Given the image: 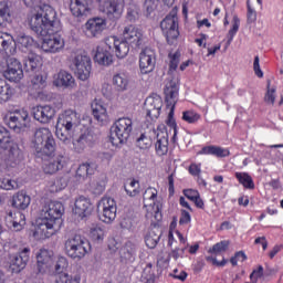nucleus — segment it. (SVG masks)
<instances>
[{
	"instance_id": "nucleus-48",
	"label": "nucleus",
	"mask_w": 283,
	"mask_h": 283,
	"mask_svg": "<svg viewBox=\"0 0 283 283\" xmlns=\"http://www.w3.org/2000/svg\"><path fill=\"white\" fill-rule=\"evenodd\" d=\"M125 191L127 196L134 198L140 193V184L138 180L133 179L128 185L125 186Z\"/></svg>"
},
{
	"instance_id": "nucleus-32",
	"label": "nucleus",
	"mask_w": 283,
	"mask_h": 283,
	"mask_svg": "<svg viewBox=\"0 0 283 283\" xmlns=\"http://www.w3.org/2000/svg\"><path fill=\"white\" fill-rule=\"evenodd\" d=\"M0 52H6L9 55L17 53L15 38L12 34L0 31Z\"/></svg>"
},
{
	"instance_id": "nucleus-49",
	"label": "nucleus",
	"mask_w": 283,
	"mask_h": 283,
	"mask_svg": "<svg viewBox=\"0 0 283 283\" xmlns=\"http://www.w3.org/2000/svg\"><path fill=\"white\" fill-rule=\"evenodd\" d=\"M55 283H81V275H70L67 273H63L57 276Z\"/></svg>"
},
{
	"instance_id": "nucleus-44",
	"label": "nucleus",
	"mask_w": 283,
	"mask_h": 283,
	"mask_svg": "<svg viewBox=\"0 0 283 283\" xmlns=\"http://www.w3.org/2000/svg\"><path fill=\"white\" fill-rule=\"evenodd\" d=\"M107 185V178L106 177H101L96 181H93L91 185V189L95 196H101L103 191H105V187Z\"/></svg>"
},
{
	"instance_id": "nucleus-7",
	"label": "nucleus",
	"mask_w": 283,
	"mask_h": 283,
	"mask_svg": "<svg viewBox=\"0 0 283 283\" xmlns=\"http://www.w3.org/2000/svg\"><path fill=\"white\" fill-rule=\"evenodd\" d=\"M144 207L146 209V218L148 220H161L163 214L160 213L161 205L160 197H158V189L148 187L144 195Z\"/></svg>"
},
{
	"instance_id": "nucleus-64",
	"label": "nucleus",
	"mask_w": 283,
	"mask_h": 283,
	"mask_svg": "<svg viewBox=\"0 0 283 283\" xmlns=\"http://www.w3.org/2000/svg\"><path fill=\"white\" fill-rule=\"evenodd\" d=\"M229 149L219 147V146H214V151H213V156H216L217 158H227V156H229Z\"/></svg>"
},
{
	"instance_id": "nucleus-58",
	"label": "nucleus",
	"mask_w": 283,
	"mask_h": 283,
	"mask_svg": "<svg viewBox=\"0 0 283 283\" xmlns=\"http://www.w3.org/2000/svg\"><path fill=\"white\" fill-rule=\"evenodd\" d=\"M275 87H271V81H268V91L264 97L265 103H269L270 105L275 104Z\"/></svg>"
},
{
	"instance_id": "nucleus-20",
	"label": "nucleus",
	"mask_w": 283,
	"mask_h": 283,
	"mask_svg": "<svg viewBox=\"0 0 283 283\" xmlns=\"http://www.w3.org/2000/svg\"><path fill=\"white\" fill-rule=\"evenodd\" d=\"M122 36L132 48H140L143 45V31L134 24L124 27Z\"/></svg>"
},
{
	"instance_id": "nucleus-42",
	"label": "nucleus",
	"mask_w": 283,
	"mask_h": 283,
	"mask_svg": "<svg viewBox=\"0 0 283 283\" xmlns=\"http://www.w3.org/2000/svg\"><path fill=\"white\" fill-rule=\"evenodd\" d=\"M235 178L244 189H255V182L249 172H235Z\"/></svg>"
},
{
	"instance_id": "nucleus-36",
	"label": "nucleus",
	"mask_w": 283,
	"mask_h": 283,
	"mask_svg": "<svg viewBox=\"0 0 283 283\" xmlns=\"http://www.w3.org/2000/svg\"><path fill=\"white\" fill-rule=\"evenodd\" d=\"M39 67H41V56L31 51L24 59V70L27 72H36Z\"/></svg>"
},
{
	"instance_id": "nucleus-41",
	"label": "nucleus",
	"mask_w": 283,
	"mask_h": 283,
	"mask_svg": "<svg viewBox=\"0 0 283 283\" xmlns=\"http://www.w3.org/2000/svg\"><path fill=\"white\" fill-rule=\"evenodd\" d=\"M120 258L126 262H134L136 260V245L134 242L128 241L120 250Z\"/></svg>"
},
{
	"instance_id": "nucleus-54",
	"label": "nucleus",
	"mask_w": 283,
	"mask_h": 283,
	"mask_svg": "<svg viewBox=\"0 0 283 283\" xmlns=\"http://www.w3.org/2000/svg\"><path fill=\"white\" fill-rule=\"evenodd\" d=\"M229 249V241L223 240L221 242L216 243L210 250L209 253H213L214 255H220V253H224Z\"/></svg>"
},
{
	"instance_id": "nucleus-55",
	"label": "nucleus",
	"mask_w": 283,
	"mask_h": 283,
	"mask_svg": "<svg viewBox=\"0 0 283 283\" xmlns=\"http://www.w3.org/2000/svg\"><path fill=\"white\" fill-rule=\"evenodd\" d=\"M137 147H139V149H149V147H151V137L142 134L137 139Z\"/></svg>"
},
{
	"instance_id": "nucleus-5",
	"label": "nucleus",
	"mask_w": 283,
	"mask_h": 283,
	"mask_svg": "<svg viewBox=\"0 0 283 283\" xmlns=\"http://www.w3.org/2000/svg\"><path fill=\"white\" fill-rule=\"evenodd\" d=\"M133 132L134 120L129 117H120L111 127L109 140L114 147H120L129 140Z\"/></svg>"
},
{
	"instance_id": "nucleus-19",
	"label": "nucleus",
	"mask_w": 283,
	"mask_h": 283,
	"mask_svg": "<svg viewBox=\"0 0 283 283\" xmlns=\"http://www.w3.org/2000/svg\"><path fill=\"white\" fill-rule=\"evenodd\" d=\"M156 69V51L144 49L139 54V70L142 74H150Z\"/></svg>"
},
{
	"instance_id": "nucleus-23",
	"label": "nucleus",
	"mask_w": 283,
	"mask_h": 283,
	"mask_svg": "<svg viewBox=\"0 0 283 283\" xmlns=\"http://www.w3.org/2000/svg\"><path fill=\"white\" fill-rule=\"evenodd\" d=\"M144 109L146 112V118L156 120V118L160 116V109H163V98L158 95L147 97L144 104Z\"/></svg>"
},
{
	"instance_id": "nucleus-16",
	"label": "nucleus",
	"mask_w": 283,
	"mask_h": 283,
	"mask_svg": "<svg viewBox=\"0 0 283 283\" xmlns=\"http://www.w3.org/2000/svg\"><path fill=\"white\" fill-rule=\"evenodd\" d=\"M30 248H23L17 254H11L10 260V269L12 273H21L25 266H28V262H30Z\"/></svg>"
},
{
	"instance_id": "nucleus-50",
	"label": "nucleus",
	"mask_w": 283,
	"mask_h": 283,
	"mask_svg": "<svg viewBox=\"0 0 283 283\" xmlns=\"http://www.w3.org/2000/svg\"><path fill=\"white\" fill-rule=\"evenodd\" d=\"M92 240L101 242L105 238V230L101 226H93L90 231Z\"/></svg>"
},
{
	"instance_id": "nucleus-28",
	"label": "nucleus",
	"mask_w": 283,
	"mask_h": 283,
	"mask_svg": "<svg viewBox=\"0 0 283 283\" xmlns=\"http://www.w3.org/2000/svg\"><path fill=\"white\" fill-rule=\"evenodd\" d=\"M53 85L55 87H64V90H74L76 87V80H74V76L70 72L60 71L54 76Z\"/></svg>"
},
{
	"instance_id": "nucleus-39",
	"label": "nucleus",
	"mask_w": 283,
	"mask_h": 283,
	"mask_svg": "<svg viewBox=\"0 0 283 283\" xmlns=\"http://www.w3.org/2000/svg\"><path fill=\"white\" fill-rule=\"evenodd\" d=\"M93 116L98 120V123H107V108L103 103L94 101L92 103Z\"/></svg>"
},
{
	"instance_id": "nucleus-51",
	"label": "nucleus",
	"mask_w": 283,
	"mask_h": 283,
	"mask_svg": "<svg viewBox=\"0 0 283 283\" xmlns=\"http://www.w3.org/2000/svg\"><path fill=\"white\" fill-rule=\"evenodd\" d=\"M0 189H3L4 191H12L14 189H19V182L9 178H1Z\"/></svg>"
},
{
	"instance_id": "nucleus-38",
	"label": "nucleus",
	"mask_w": 283,
	"mask_h": 283,
	"mask_svg": "<svg viewBox=\"0 0 283 283\" xmlns=\"http://www.w3.org/2000/svg\"><path fill=\"white\" fill-rule=\"evenodd\" d=\"M12 21V11L8 1H0V28H6Z\"/></svg>"
},
{
	"instance_id": "nucleus-62",
	"label": "nucleus",
	"mask_w": 283,
	"mask_h": 283,
	"mask_svg": "<svg viewBox=\"0 0 283 283\" xmlns=\"http://www.w3.org/2000/svg\"><path fill=\"white\" fill-rule=\"evenodd\" d=\"M166 124L172 129V143H176L178 140V124H176V118H167Z\"/></svg>"
},
{
	"instance_id": "nucleus-22",
	"label": "nucleus",
	"mask_w": 283,
	"mask_h": 283,
	"mask_svg": "<svg viewBox=\"0 0 283 283\" xmlns=\"http://www.w3.org/2000/svg\"><path fill=\"white\" fill-rule=\"evenodd\" d=\"M157 142L155 144V149L157 156H167L169 151V133H167V126L165 124H160L157 127Z\"/></svg>"
},
{
	"instance_id": "nucleus-2",
	"label": "nucleus",
	"mask_w": 283,
	"mask_h": 283,
	"mask_svg": "<svg viewBox=\"0 0 283 283\" xmlns=\"http://www.w3.org/2000/svg\"><path fill=\"white\" fill-rule=\"evenodd\" d=\"M65 208L61 201H49L40 210V217L35 221L32 232L34 240H48L56 235L59 231V220L63 217Z\"/></svg>"
},
{
	"instance_id": "nucleus-10",
	"label": "nucleus",
	"mask_w": 283,
	"mask_h": 283,
	"mask_svg": "<svg viewBox=\"0 0 283 283\" xmlns=\"http://www.w3.org/2000/svg\"><path fill=\"white\" fill-rule=\"evenodd\" d=\"M160 28L163 34L166 36L167 43L169 45H174L180 36L178 14H176V11H171L165 17V19L160 22Z\"/></svg>"
},
{
	"instance_id": "nucleus-11",
	"label": "nucleus",
	"mask_w": 283,
	"mask_h": 283,
	"mask_svg": "<svg viewBox=\"0 0 283 283\" xmlns=\"http://www.w3.org/2000/svg\"><path fill=\"white\" fill-rule=\"evenodd\" d=\"M97 211L99 213V220L105 224H112L116 220V213L118 211V206H116V200L111 197L102 198L97 203Z\"/></svg>"
},
{
	"instance_id": "nucleus-30",
	"label": "nucleus",
	"mask_w": 283,
	"mask_h": 283,
	"mask_svg": "<svg viewBox=\"0 0 283 283\" xmlns=\"http://www.w3.org/2000/svg\"><path fill=\"white\" fill-rule=\"evenodd\" d=\"M67 165V157L63 155H56L53 158H51L46 164L43 166L44 174H56L57 171H61Z\"/></svg>"
},
{
	"instance_id": "nucleus-56",
	"label": "nucleus",
	"mask_w": 283,
	"mask_h": 283,
	"mask_svg": "<svg viewBox=\"0 0 283 283\" xmlns=\"http://www.w3.org/2000/svg\"><path fill=\"white\" fill-rule=\"evenodd\" d=\"M65 187H67V177H60L54 181L51 191H63Z\"/></svg>"
},
{
	"instance_id": "nucleus-18",
	"label": "nucleus",
	"mask_w": 283,
	"mask_h": 283,
	"mask_svg": "<svg viewBox=\"0 0 283 283\" xmlns=\"http://www.w3.org/2000/svg\"><path fill=\"white\" fill-rule=\"evenodd\" d=\"M4 78L11 83H19L23 78V65L15 57L7 60V70L4 71Z\"/></svg>"
},
{
	"instance_id": "nucleus-59",
	"label": "nucleus",
	"mask_w": 283,
	"mask_h": 283,
	"mask_svg": "<svg viewBox=\"0 0 283 283\" xmlns=\"http://www.w3.org/2000/svg\"><path fill=\"white\" fill-rule=\"evenodd\" d=\"M63 127L59 126V124L56 125V130H55V136L59 138V140H61V143H63L64 145H70L71 139H70V135L63 133Z\"/></svg>"
},
{
	"instance_id": "nucleus-35",
	"label": "nucleus",
	"mask_w": 283,
	"mask_h": 283,
	"mask_svg": "<svg viewBox=\"0 0 283 283\" xmlns=\"http://www.w3.org/2000/svg\"><path fill=\"white\" fill-rule=\"evenodd\" d=\"M6 220L8 222H11L14 231H21V229L25 227V214H23L22 212L9 211Z\"/></svg>"
},
{
	"instance_id": "nucleus-61",
	"label": "nucleus",
	"mask_w": 283,
	"mask_h": 283,
	"mask_svg": "<svg viewBox=\"0 0 283 283\" xmlns=\"http://www.w3.org/2000/svg\"><path fill=\"white\" fill-rule=\"evenodd\" d=\"M245 260H248L247 253L239 251L230 259V263L232 266H238V262H245Z\"/></svg>"
},
{
	"instance_id": "nucleus-43",
	"label": "nucleus",
	"mask_w": 283,
	"mask_h": 283,
	"mask_svg": "<svg viewBox=\"0 0 283 283\" xmlns=\"http://www.w3.org/2000/svg\"><path fill=\"white\" fill-rule=\"evenodd\" d=\"M145 242L148 249H156V247H158V242H160V234L156 233L154 230H150L145 237Z\"/></svg>"
},
{
	"instance_id": "nucleus-47",
	"label": "nucleus",
	"mask_w": 283,
	"mask_h": 283,
	"mask_svg": "<svg viewBox=\"0 0 283 283\" xmlns=\"http://www.w3.org/2000/svg\"><path fill=\"white\" fill-rule=\"evenodd\" d=\"M67 266L70 263L67 262V258L59 256L55 265L53 266V273H57L59 275H63L64 271H67Z\"/></svg>"
},
{
	"instance_id": "nucleus-17",
	"label": "nucleus",
	"mask_w": 283,
	"mask_h": 283,
	"mask_svg": "<svg viewBox=\"0 0 283 283\" xmlns=\"http://www.w3.org/2000/svg\"><path fill=\"white\" fill-rule=\"evenodd\" d=\"M179 90L178 80H170L166 83L164 94L166 96V103L170 107L168 118H174V109H176V103H178Z\"/></svg>"
},
{
	"instance_id": "nucleus-14",
	"label": "nucleus",
	"mask_w": 283,
	"mask_h": 283,
	"mask_svg": "<svg viewBox=\"0 0 283 283\" xmlns=\"http://www.w3.org/2000/svg\"><path fill=\"white\" fill-rule=\"evenodd\" d=\"M81 125V115L74 109H66L59 115L57 127H63L64 132H74Z\"/></svg>"
},
{
	"instance_id": "nucleus-3",
	"label": "nucleus",
	"mask_w": 283,
	"mask_h": 283,
	"mask_svg": "<svg viewBox=\"0 0 283 283\" xmlns=\"http://www.w3.org/2000/svg\"><path fill=\"white\" fill-rule=\"evenodd\" d=\"M0 149L4 151L9 149L7 157L0 163L1 169H4V171L21 169L23 166V150L17 144L12 145V137L6 127H0Z\"/></svg>"
},
{
	"instance_id": "nucleus-60",
	"label": "nucleus",
	"mask_w": 283,
	"mask_h": 283,
	"mask_svg": "<svg viewBox=\"0 0 283 283\" xmlns=\"http://www.w3.org/2000/svg\"><path fill=\"white\" fill-rule=\"evenodd\" d=\"M247 8H248V23H255V21H258V12L255 11V9H253V7H251V1H247Z\"/></svg>"
},
{
	"instance_id": "nucleus-6",
	"label": "nucleus",
	"mask_w": 283,
	"mask_h": 283,
	"mask_svg": "<svg viewBox=\"0 0 283 283\" xmlns=\"http://www.w3.org/2000/svg\"><path fill=\"white\" fill-rule=\"evenodd\" d=\"M4 125L15 132V134H21L25 129H30L32 123V117H30V112L25 108H17L7 113L3 117Z\"/></svg>"
},
{
	"instance_id": "nucleus-40",
	"label": "nucleus",
	"mask_w": 283,
	"mask_h": 283,
	"mask_svg": "<svg viewBox=\"0 0 283 283\" xmlns=\"http://www.w3.org/2000/svg\"><path fill=\"white\" fill-rule=\"evenodd\" d=\"M14 96V88L3 78H0V104L8 103Z\"/></svg>"
},
{
	"instance_id": "nucleus-37",
	"label": "nucleus",
	"mask_w": 283,
	"mask_h": 283,
	"mask_svg": "<svg viewBox=\"0 0 283 283\" xmlns=\"http://www.w3.org/2000/svg\"><path fill=\"white\" fill-rule=\"evenodd\" d=\"M30 202H32V198L24 191H20L13 197L12 206L15 207V209L25 211V209L30 207Z\"/></svg>"
},
{
	"instance_id": "nucleus-8",
	"label": "nucleus",
	"mask_w": 283,
	"mask_h": 283,
	"mask_svg": "<svg viewBox=\"0 0 283 283\" xmlns=\"http://www.w3.org/2000/svg\"><path fill=\"white\" fill-rule=\"evenodd\" d=\"M92 247L90 241L81 235H74L65 242V251L72 260H83L90 253Z\"/></svg>"
},
{
	"instance_id": "nucleus-21",
	"label": "nucleus",
	"mask_w": 283,
	"mask_h": 283,
	"mask_svg": "<svg viewBox=\"0 0 283 283\" xmlns=\"http://www.w3.org/2000/svg\"><path fill=\"white\" fill-rule=\"evenodd\" d=\"M105 44L108 50H113L117 59H125L129 54V43L124 40H120L116 36H109L105 39Z\"/></svg>"
},
{
	"instance_id": "nucleus-12",
	"label": "nucleus",
	"mask_w": 283,
	"mask_h": 283,
	"mask_svg": "<svg viewBox=\"0 0 283 283\" xmlns=\"http://www.w3.org/2000/svg\"><path fill=\"white\" fill-rule=\"evenodd\" d=\"M98 9L111 21H117V19L123 17L125 0H99Z\"/></svg>"
},
{
	"instance_id": "nucleus-29",
	"label": "nucleus",
	"mask_w": 283,
	"mask_h": 283,
	"mask_svg": "<svg viewBox=\"0 0 283 283\" xmlns=\"http://www.w3.org/2000/svg\"><path fill=\"white\" fill-rule=\"evenodd\" d=\"M17 45L21 52H24V54L34 52V50H36V42L34 41V38L25 33H19L15 36V46Z\"/></svg>"
},
{
	"instance_id": "nucleus-53",
	"label": "nucleus",
	"mask_w": 283,
	"mask_h": 283,
	"mask_svg": "<svg viewBox=\"0 0 283 283\" xmlns=\"http://www.w3.org/2000/svg\"><path fill=\"white\" fill-rule=\"evenodd\" d=\"M182 120H185V123H189V125H193L200 120V114L196 111H186L182 113Z\"/></svg>"
},
{
	"instance_id": "nucleus-15",
	"label": "nucleus",
	"mask_w": 283,
	"mask_h": 283,
	"mask_svg": "<svg viewBox=\"0 0 283 283\" xmlns=\"http://www.w3.org/2000/svg\"><path fill=\"white\" fill-rule=\"evenodd\" d=\"M107 28V20L105 18L96 17L88 19L84 24V32L88 39H98Z\"/></svg>"
},
{
	"instance_id": "nucleus-13",
	"label": "nucleus",
	"mask_w": 283,
	"mask_h": 283,
	"mask_svg": "<svg viewBox=\"0 0 283 283\" xmlns=\"http://www.w3.org/2000/svg\"><path fill=\"white\" fill-rule=\"evenodd\" d=\"M36 266L41 275H52L54 273V251L40 249L36 253Z\"/></svg>"
},
{
	"instance_id": "nucleus-52",
	"label": "nucleus",
	"mask_w": 283,
	"mask_h": 283,
	"mask_svg": "<svg viewBox=\"0 0 283 283\" xmlns=\"http://www.w3.org/2000/svg\"><path fill=\"white\" fill-rule=\"evenodd\" d=\"M238 30H240V19L238 18V15L233 17V25L232 28L229 30L228 33V42L227 45H231V43L233 42V39L235 36V34H238Z\"/></svg>"
},
{
	"instance_id": "nucleus-1",
	"label": "nucleus",
	"mask_w": 283,
	"mask_h": 283,
	"mask_svg": "<svg viewBox=\"0 0 283 283\" xmlns=\"http://www.w3.org/2000/svg\"><path fill=\"white\" fill-rule=\"evenodd\" d=\"M29 28L38 36H44L42 50L46 54H59L65 49V39L59 33V17L52 6L35 7L28 14Z\"/></svg>"
},
{
	"instance_id": "nucleus-33",
	"label": "nucleus",
	"mask_w": 283,
	"mask_h": 283,
	"mask_svg": "<svg viewBox=\"0 0 283 283\" xmlns=\"http://www.w3.org/2000/svg\"><path fill=\"white\" fill-rule=\"evenodd\" d=\"M115 92H127L129 90V75L126 72H117L112 77Z\"/></svg>"
},
{
	"instance_id": "nucleus-46",
	"label": "nucleus",
	"mask_w": 283,
	"mask_h": 283,
	"mask_svg": "<svg viewBox=\"0 0 283 283\" xmlns=\"http://www.w3.org/2000/svg\"><path fill=\"white\" fill-rule=\"evenodd\" d=\"M127 21L136 23L140 19V9L136 4H129L126 12Z\"/></svg>"
},
{
	"instance_id": "nucleus-57",
	"label": "nucleus",
	"mask_w": 283,
	"mask_h": 283,
	"mask_svg": "<svg viewBox=\"0 0 283 283\" xmlns=\"http://www.w3.org/2000/svg\"><path fill=\"white\" fill-rule=\"evenodd\" d=\"M168 59L170 61L169 69L170 70H178V64L180 63V52L176 51L175 53H169Z\"/></svg>"
},
{
	"instance_id": "nucleus-26",
	"label": "nucleus",
	"mask_w": 283,
	"mask_h": 283,
	"mask_svg": "<svg viewBox=\"0 0 283 283\" xmlns=\"http://www.w3.org/2000/svg\"><path fill=\"white\" fill-rule=\"evenodd\" d=\"M33 118L38 120V123H42L43 125L50 123L52 118H54L56 111L50 106V105H44V106H35L33 107Z\"/></svg>"
},
{
	"instance_id": "nucleus-24",
	"label": "nucleus",
	"mask_w": 283,
	"mask_h": 283,
	"mask_svg": "<svg viewBox=\"0 0 283 283\" xmlns=\"http://www.w3.org/2000/svg\"><path fill=\"white\" fill-rule=\"evenodd\" d=\"M73 213L81 220L90 218L92 216V201L90 198L85 196L77 197L74 202Z\"/></svg>"
},
{
	"instance_id": "nucleus-25",
	"label": "nucleus",
	"mask_w": 283,
	"mask_h": 283,
	"mask_svg": "<svg viewBox=\"0 0 283 283\" xmlns=\"http://www.w3.org/2000/svg\"><path fill=\"white\" fill-rule=\"evenodd\" d=\"M70 10L73 17L83 19L92 12V0H72Z\"/></svg>"
},
{
	"instance_id": "nucleus-9",
	"label": "nucleus",
	"mask_w": 283,
	"mask_h": 283,
	"mask_svg": "<svg viewBox=\"0 0 283 283\" xmlns=\"http://www.w3.org/2000/svg\"><path fill=\"white\" fill-rule=\"evenodd\" d=\"M71 69L80 81L92 76V59L84 52L75 53L71 59Z\"/></svg>"
},
{
	"instance_id": "nucleus-45",
	"label": "nucleus",
	"mask_w": 283,
	"mask_h": 283,
	"mask_svg": "<svg viewBox=\"0 0 283 283\" xmlns=\"http://www.w3.org/2000/svg\"><path fill=\"white\" fill-rule=\"evenodd\" d=\"M32 87L35 90L36 94H41L43 92L45 85H48V82L43 75H34L31 80Z\"/></svg>"
},
{
	"instance_id": "nucleus-63",
	"label": "nucleus",
	"mask_w": 283,
	"mask_h": 283,
	"mask_svg": "<svg viewBox=\"0 0 283 283\" xmlns=\"http://www.w3.org/2000/svg\"><path fill=\"white\" fill-rule=\"evenodd\" d=\"M160 3V0H145V8L148 12V14H151L156 8H158V4Z\"/></svg>"
},
{
	"instance_id": "nucleus-4",
	"label": "nucleus",
	"mask_w": 283,
	"mask_h": 283,
	"mask_svg": "<svg viewBox=\"0 0 283 283\" xmlns=\"http://www.w3.org/2000/svg\"><path fill=\"white\" fill-rule=\"evenodd\" d=\"M32 143L36 158H41L42 160L52 158L54 151H56V142L54 140V135H52L50 128H38L34 133Z\"/></svg>"
},
{
	"instance_id": "nucleus-34",
	"label": "nucleus",
	"mask_w": 283,
	"mask_h": 283,
	"mask_svg": "<svg viewBox=\"0 0 283 283\" xmlns=\"http://www.w3.org/2000/svg\"><path fill=\"white\" fill-rule=\"evenodd\" d=\"M92 175H94V168H92V165L90 163L81 164L74 176L76 185L85 182V180H87V176Z\"/></svg>"
},
{
	"instance_id": "nucleus-31",
	"label": "nucleus",
	"mask_w": 283,
	"mask_h": 283,
	"mask_svg": "<svg viewBox=\"0 0 283 283\" xmlns=\"http://www.w3.org/2000/svg\"><path fill=\"white\" fill-rule=\"evenodd\" d=\"M94 61L97 65H103L104 67H109L114 63V55L109 52L107 44L105 46H97Z\"/></svg>"
},
{
	"instance_id": "nucleus-27",
	"label": "nucleus",
	"mask_w": 283,
	"mask_h": 283,
	"mask_svg": "<svg viewBox=\"0 0 283 283\" xmlns=\"http://www.w3.org/2000/svg\"><path fill=\"white\" fill-rule=\"evenodd\" d=\"M73 151L76 154H83L87 147H92L94 145V135H92L88 130L82 133L78 138L73 139Z\"/></svg>"
}]
</instances>
